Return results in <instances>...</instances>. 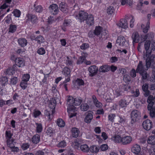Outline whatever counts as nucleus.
<instances>
[{
  "label": "nucleus",
  "instance_id": "nucleus-1",
  "mask_svg": "<svg viewBox=\"0 0 155 155\" xmlns=\"http://www.w3.org/2000/svg\"><path fill=\"white\" fill-rule=\"evenodd\" d=\"M82 101V98L80 97H77L74 98L73 97L69 96L67 99V104L68 105L67 110L74 111L76 109L74 106L79 105Z\"/></svg>",
  "mask_w": 155,
  "mask_h": 155
},
{
  "label": "nucleus",
  "instance_id": "nucleus-2",
  "mask_svg": "<svg viewBox=\"0 0 155 155\" xmlns=\"http://www.w3.org/2000/svg\"><path fill=\"white\" fill-rule=\"evenodd\" d=\"M151 42L150 40L146 41L144 44V48L146 51V53L145 54L144 52L143 57L144 58H146L147 56L151 54L152 51H154L155 50V44L154 43H152L151 47L150 46Z\"/></svg>",
  "mask_w": 155,
  "mask_h": 155
},
{
  "label": "nucleus",
  "instance_id": "nucleus-3",
  "mask_svg": "<svg viewBox=\"0 0 155 155\" xmlns=\"http://www.w3.org/2000/svg\"><path fill=\"white\" fill-rule=\"evenodd\" d=\"M130 116L131 119L130 123L132 124L140 119V114L137 110H134L131 112Z\"/></svg>",
  "mask_w": 155,
  "mask_h": 155
},
{
  "label": "nucleus",
  "instance_id": "nucleus-4",
  "mask_svg": "<svg viewBox=\"0 0 155 155\" xmlns=\"http://www.w3.org/2000/svg\"><path fill=\"white\" fill-rule=\"evenodd\" d=\"M88 16V13L83 11H80L78 15L76 16V18L79 20L81 23L85 21Z\"/></svg>",
  "mask_w": 155,
  "mask_h": 155
},
{
  "label": "nucleus",
  "instance_id": "nucleus-5",
  "mask_svg": "<svg viewBox=\"0 0 155 155\" xmlns=\"http://www.w3.org/2000/svg\"><path fill=\"white\" fill-rule=\"evenodd\" d=\"M116 43L120 46L126 47L128 42L124 37L123 36L120 35L118 37L116 41Z\"/></svg>",
  "mask_w": 155,
  "mask_h": 155
},
{
  "label": "nucleus",
  "instance_id": "nucleus-6",
  "mask_svg": "<svg viewBox=\"0 0 155 155\" xmlns=\"http://www.w3.org/2000/svg\"><path fill=\"white\" fill-rule=\"evenodd\" d=\"M130 101L129 97L127 96H125L119 101V105L120 107L125 108L129 104Z\"/></svg>",
  "mask_w": 155,
  "mask_h": 155
},
{
  "label": "nucleus",
  "instance_id": "nucleus-7",
  "mask_svg": "<svg viewBox=\"0 0 155 155\" xmlns=\"http://www.w3.org/2000/svg\"><path fill=\"white\" fill-rule=\"evenodd\" d=\"M147 56L144 59H146V69L148 70V69L150 67L152 63L154 62V59L155 58V56L154 54L151 55Z\"/></svg>",
  "mask_w": 155,
  "mask_h": 155
},
{
  "label": "nucleus",
  "instance_id": "nucleus-8",
  "mask_svg": "<svg viewBox=\"0 0 155 155\" xmlns=\"http://www.w3.org/2000/svg\"><path fill=\"white\" fill-rule=\"evenodd\" d=\"M142 125L143 128L147 130H150L152 127V122L149 119L144 120Z\"/></svg>",
  "mask_w": 155,
  "mask_h": 155
},
{
  "label": "nucleus",
  "instance_id": "nucleus-9",
  "mask_svg": "<svg viewBox=\"0 0 155 155\" xmlns=\"http://www.w3.org/2000/svg\"><path fill=\"white\" fill-rule=\"evenodd\" d=\"M117 26L119 28L126 29L128 27L127 21L126 19H121L120 21L117 24Z\"/></svg>",
  "mask_w": 155,
  "mask_h": 155
},
{
  "label": "nucleus",
  "instance_id": "nucleus-10",
  "mask_svg": "<svg viewBox=\"0 0 155 155\" xmlns=\"http://www.w3.org/2000/svg\"><path fill=\"white\" fill-rule=\"evenodd\" d=\"M88 70L91 77H93L97 74L98 70V68L95 65L91 66L88 68Z\"/></svg>",
  "mask_w": 155,
  "mask_h": 155
},
{
  "label": "nucleus",
  "instance_id": "nucleus-11",
  "mask_svg": "<svg viewBox=\"0 0 155 155\" xmlns=\"http://www.w3.org/2000/svg\"><path fill=\"white\" fill-rule=\"evenodd\" d=\"M147 70L146 69V67H144L143 62L141 61H140L136 69V73H140L142 72Z\"/></svg>",
  "mask_w": 155,
  "mask_h": 155
},
{
  "label": "nucleus",
  "instance_id": "nucleus-12",
  "mask_svg": "<svg viewBox=\"0 0 155 155\" xmlns=\"http://www.w3.org/2000/svg\"><path fill=\"white\" fill-rule=\"evenodd\" d=\"M15 64L18 67H23L25 65V61L24 60L21 58H16L15 60Z\"/></svg>",
  "mask_w": 155,
  "mask_h": 155
},
{
  "label": "nucleus",
  "instance_id": "nucleus-13",
  "mask_svg": "<svg viewBox=\"0 0 155 155\" xmlns=\"http://www.w3.org/2000/svg\"><path fill=\"white\" fill-rule=\"evenodd\" d=\"M154 37V34L153 32H150L145 35H143L141 36V40L143 41L147 39H152Z\"/></svg>",
  "mask_w": 155,
  "mask_h": 155
},
{
  "label": "nucleus",
  "instance_id": "nucleus-14",
  "mask_svg": "<svg viewBox=\"0 0 155 155\" xmlns=\"http://www.w3.org/2000/svg\"><path fill=\"white\" fill-rule=\"evenodd\" d=\"M26 21H30L33 23L36 22L37 18L35 15L31 14H28L26 15Z\"/></svg>",
  "mask_w": 155,
  "mask_h": 155
},
{
  "label": "nucleus",
  "instance_id": "nucleus-15",
  "mask_svg": "<svg viewBox=\"0 0 155 155\" xmlns=\"http://www.w3.org/2000/svg\"><path fill=\"white\" fill-rule=\"evenodd\" d=\"M31 39L37 41V43L40 44L43 43L45 41L44 38L41 35L37 36L36 37H35V36H34V35H33L32 36Z\"/></svg>",
  "mask_w": 155,
  "mask_h": 155
},
{
  "label": "nucleus",
  "instance_id": "nucleus-16",
  "mask_svg": "<svg viewBox=\"0 0 155 155\" xmlns=\"http://www.w3.org/2000/svg\"><path fill=\"white\" fill-rule=\"evenodd\" d=\"M141 150V148L139 145L136 144L131 148L132 152L136 154H138Z\"/></svg>",
  "mask_w": 155,
  "mask_h": 155
},
{
  "label": "nucleus",
  "instance_id": "nucleus-17",
  "mask_svg": "<svg viewBox=\"0 0 155 155\" xmlns=\"http://www.w3.org/2000/svg\"><path fill=\"white\" fill-rule=\"evenodd\" d=\"M85 20L86 23L90 26L94 24V17L92 15H88V16Z\"/></svg>",
  "mask_w": 155,
  "mask_h": 155
},
{
  "label": "nucleus",
  "instance_id": "nucleus-18",
  "mask_svg": "<svg viewBox=\"0 0 155 155\" xmlns=\"http://www.w3.org/2000/svg\"><path fill=\"white\" fill-rule=\"evenodd\" d=\"M132 140V138L130 136H126L122 138V143L124 145L129 144Z\"/></svg>",
  "mask_w": 155,
  "mask_h": 155
},
{
  "label": "nucleus",
  "instance_id": "nucleus-19",
  "mask_svg": "<svg viewBox=\"0 0 155 155\" xmlns=\"http://www.w3.org/2000/svg\"><path fill=\"white\" fill-rule=\"evenodd\" d=\"M80 133L79 129L75 127H72L71 130V133L72 137L74 138L78 137Z\"/></svg>",
  "mask_w": 155,
  "mask_h": 155
},
{
  "label": "nucleus",
  "instance_id": "nucleus-20",
  "mask_svg": "<svg viewBox=\"0 0 155 155\" xmlns=\"http://www.w3.org/2000/svg\"><path fill=\"white\" fill-rule=\"evenodd\" d=\"M131 37L133 39V44H134V43H138L139 41V36L137 32H134L132 34Z\"/></svg>",
  "mask_w": 155,
  "mask_h": 155
},
{
  "label": "nucleus",
  "instance_id": "nucleus-21",
  "mask_svg": "<svg viewBox=\"0 0 155 155\" xmlns=\"http://www.w3.org/2000/svg\"><path fill=\"white\" fill-rule=\"evenodd\" d=\"M18 42L19 45L22 47L25 46L27 44V40L24 38H21L18 39Z\"/></svg>",
  "mask_w": 155,
  "mask_h": 155
},
{
  "label": "nucleus",
  "instance_id": "nucleus-22",
  "mask_svg": "<svg viewBox=\"0 0 155 155\" xmlns=\"http://www.w3.org/2000/svg\"><path fill=\"white\" fill-rule=\"evenodd\" d=\"M51 11L54 15H56L58 13V5L55 4H52L50 5Z\"/></svg>",
  "mask_w": 155,
  "mask_h": 155
},
{
  "label": "nucleus",
  "instance_id": "nucleus-23",
  "mask_svg": "<svg viewBox=\"0 0 155 155\" xmlns=\"http://www.w3.org/2000/svg\"><path fill=\"white\" fill-rule=\"evenodd\" d=\"M110 70V66L107 65H103L101 66L99 71L100 72L105 73L108 71Z\"/></svg>",
  "mask_w": 155,
  "mask_h": 155
},
{
  "label": "nucleus",
  "instance_id": "nucleus-24",
  "mask_svg": "<svg viewBox=\"0 0 155 155\" xmlns=\"http://www.w3.org/2000/svg\"><path fill=\"white\" fill-rule=\"evenodd\" d=\"M31 141L33 143L37 144L40 141V137L39 134H36L34 135L32 138Z\"/></svg>",
  "mask_w": 155,
  "mask_h": 155
},
{
  "label": "nucleus",
  "instance_id": "nucleus-25",
  "mask_svg": "<svg viewBox=\"0 0 155 155\" xmlns=\"http://www.w3.org/2000/svg\"><path fill=\"white\" fill-rule=\"evenodd\" d=\"M18 79L16 77H13L10 79L9 84L12 86H16L18 82Z\"/></svg>",
  "mask_w": 155,
  "mask_h": 155
},
{
  "label": "nucleus",
  "instance_id": "nucleus-26",
  "mask_svg": "<svg viewBox=\"0 0 155 155\" xmlns=\"http://www.w3.org/2000/svg\"><path fill=\"white\" fill-rule=\"evenodd\" d=\"M55 133V129L51 127H48L46 131L47 134L50 136H53Z\"/></svg>",
  "mask_w": 155,
  "mask_h": 155
},
{
  "label": "nucleus",
  "instance_id": "nucleus-27",
  "mask_svg": "<svg viewBox=\"0 0 155 155\" xmlns=\"http://www.w3.org/2000/svg\"><path fill=\"white\" fill-rule=\"evenodd\" d=\"M147 142L148 144H155V136H150L148 137Z\"/></svg>",
  "mask_w": 155,
  "mask_h": 155
},
{
  "label": "nucleus",
  "instance_id": "nucleus-28",
  "mask_svg": "<svg viewBox=\"0 0 155 155\" xmlns=\"http://www.w3.org/2000/svg\"><path fill=\"white\" fill-rule=\"evenodd\" d=\"M89 150L91 153H97L99 150V147L96 145H93L91 146L89 148Z\"/></svg>",
  "mask_w": 155,
  "mask_h": 155
},
{
  "label": "nucleus",
  "instance_id": "nucleus-29",
  "mask_svg": "<svg viewBox=\"0 0 155 155\" xmlns=\"http://www.w3.org/2000/svg\"><path fill=\"white\" fill-rule=\"evenodd\" d=\"M59 8L63 12H65L67 9V4L64 2H61L59 5Z\"/></svg>",
  "mask_w": 155,
  "mask_h": 155
},
{
  "label": "nucleus",
  "instance_id": "nucleus-30",
  "mask_svg": "<svg viewBox=\"0 0 155 155\" xmlns=\"http://www.w3.org/2000/svg\"><path fill=\"white\" fill-rule=\"evenodd\" d=\"M93 115L91 113L88 114L86 116L84 119V122L87 123H89L93 119Z\"/></svg>",
  "mask_w": 155,
  "mask_h": 155
},
{
  "label": "nucleus",
  "instance_id": "nucleus-31",
  "mask_svg": "<svg viewBox=\"0 0 155 155\" xmlns=\"http://www.w3.org/2000/svg\"><path fill=\"white\" fill-rule=\"evenodd\" d=\"M112 139L117 143H122V138L119 135H115L112 137Z\"/></svg>",
  "mask_w": 155,
  "mask_h": 155
},
{
  "label": "nucleus",
  "instance_id": "nucleus-32",
  "mask_svg": "<svg viewBox=\"0 0 155 155\" xmlns=\"http://www.w3.org/2000/svg\"><path fill=\"white\" fill-rule=\"evenodd\" d=\"M13 134L11 133L10 130H6L5 133V137L6 140H10L13 139L12 137Z\"/></svg>",
  "mask_w": 155,
  "mask_h": 155
},
{
  "label": "nucleus",
  "instance_id": "nucleus-33",
  "mask_svg": "<svg viewBox=\"0 0 155 155\" xmlns=\"http://www.w3.org/2000/svg\"><path fill=\"white\" fill-rule=\"evenodd\" d=\"M36 126V130L37 133H40L41 132L43 128L42 125L41 123H35Z\"/></svg>",
  "mask_w": 155,
  "mask_h": 155
},
{
  "label": "nucleus",
  "instance_id": "nucleus-34",
  "mask_svg": "<svg viewBox=\"0 0 155 155\" xmlns=\"http://www.w3.org/2000/svg\"><path fill=\"white\" fill-rule=\"evenodd\" d=\"M102 29V28L100 26H96L95 30L94 31V33L96 35L98 36L100 35Z\"/></svg>",
  "mask_w": 155,
  "mask_h": 155
},
{
  "label": "nucleus",
  "instance_id": "nucleus-35",
  "mask_svg": "<svg viewBox=\"0 0 155 155\" xmlns=\"http://www.w3.org/2000/svg\"><path fill=\"white\" fill-rule=\"evenodd\" d=\"M115 11V9L113 6H109L107 7V13L109 15H111L113 14Z\"/></svg>",
  "mask_w": 155,
  "mask_h": 155
},
{
  "label": "nucleus",
  "instance_id": "nucleus-36",
  "mask_svg": "<svg viewBox=\"0 0 155 155\" xmlns=\"http://www.w3.org/2000/svg\"><path fill=\"white\" fill-rule=\"evenodd\" d=\"M80 148L81 151L84 152H88L90 149L88 146L87 144L81 145Z\"/></svg>",
  "mask_w": 155,
  "mask_h": 155
},
{
  "label": "nucleus",
  "instance_id": "nucleus-37",
  "mask_svg": "<svg viewBox=\"0 0 155 155\" xmlns=\"http://www.w3.org/2000/svg\"><path fill=\"white\" fill-rule=\"evenodd\" d=\"M89 108V106L87 103L82 104L80 106L81 110L83 111L87 110Z\"/></svg>",
  "mask_w": 155,
  "mask_h": 155
},
{
  "label": "nucleus",
  "instance_id": "nucleus-38",
  "mask_svg": "<svg viewBox=\"0 0 155 155\" xmlns=\"http://www.w3.org/2000/svg\"><path fill=\"white\" fill-rule=\"evenodd\" d=\"M7 144L8 147L9 148H12L14 145L13 143L14 139H12L10 140H6Z\"/></svg>",
  "mask_w": 155,
  "mask_h": 155
},
{
  "label": "nucleus",
  "instance_id": "nucleus-39",
  "mask_svg": "<svg viewBox=\"0 0 155 155\" xmlns=\"http://www.w3.org/2000/svg\"><path fill=\"white\" fill-rule=\"evenodd\" d=\"M57 124L58 126L60 127H64L65 125L64 121L61 119H58L57 120Z\"/></svg>",
  "mask_w": 155,
  "mask_h": 155
},
{
  "label": "nucleus",
  "instance_id": "nucleus-40",
  "mask_svg": "<svg viewBox=\"0 0 155 155\" xmlns=\"http://www.w3.org/2000/svg\"><path fill=\"white\" fill-rule=\"evenodd\" d=\"M17 29V26L15 25H10L9 28V32L13 33Z\"/></svg>",
  "mask_w": 155,
  "mask_h": 155
},
{
  "label": "nucleus",
  "instance_id": "nucleus-41",
  "mask_svg": "<svg viewBox=\"0 0 155 155\" xmlns=\"http://www.w3.org/2000/svg\"><path fill=\"white\" fill-rule=\"evenodd\" d=\"M52 92L53 95L55 97H58L59 96V92L56 89V87L54 86L52 87Z\"/></svg>",
  "mask_w": 155,
  "mask_h": 155
},
{
  "label": "nucleus",
  "instance_id": "nucleus-42",
  "mask_svg": "<svg viewBox=\"0 0 155 155\" xmlns=\"http://www.w3.org/2000/svg\"><path fill=\"white\" fill-rule=\"evenodd\" d=\"M75 84L76 86L77 85L81 86L84 85V81L81 79H77L75 81Z\"/></svg>",
  "mask_w": 155,
  "mask_h": 155
},
{
  "label": "nucleus",
  "instance_id": "nucleus-43",
  "mask_svg": "<svg viewBox=\"0 0 155 155\" xmlns=\"http://www.w3.org/2000/svg\"><path fill=\"white\" fill-rule=\"evenodd\" d=\"M65 76H71L70 75V70L69 68L68 67L64 68L63 70Z\"/></svg>",
  "mask_w": 155,
  "mask_h": 155
},
{
  "label": "nucleus",
  "instance_id": "nucleus-44",
  "mask_svg": "<svg viewBox=\"0 0 155 155\" xmlns=\"http://www.w3.org/2000/svg\"><path fill=\"white\" fill-rule=\"evenodd\" d=\"M86 60V58L84 56H80L77 62V64H82L83 62Z\"/></svg>",
  "mask_w": 155,
  "mask_h": 155
},
{
  "label": "nucleus",
  "instance_id": "nucleus-45",
  "mask_svg": "<svg viewBox=\"0 0 155 155\" xmlns=\"http://www.w3.org/2000/svg\"><path fill=\"white\" fill-rule=\"evenodd\" d=\"M35 7V10L37 12L40 13L42 12L43 11V8L41 5H38L35 7V5L34 4V5Z\"/></svg>",
  "mask_w": 155,
  "mask_h": 155
},
{
  "label": "nucleus",
  "instance_id": "nucleus-46",
  "mask_svg": "<svg viewBox=\"0 0 155 155\" xmlns=\"http://www.w3.org/2000/svg\"><path fill=\"white\" fill-rule=\"evenodd\" d=\"M8 81V79L6 77H2L1 78V82L3 85L7 84Z\"/></svg>",
  "mask_w": 155,
  "mask_h": 155
},
{
  "label": "nucleus",
  "instance_id": "nucleus-47",
  "mask_svg": "<svg viewBox=\"0 0 155 155\" xmlns=\"http://www.w3.org/2000/svg\"><path fill=\"white\" fill-rule=\"evenodd\" d=\"M66 146V143L64 140H63L60 142L57 146L58 147L64 148Z\"/></svg>",
  "mask_w": 155,
  "mask_h": 155
},
{
  "label": "nucleus",
  "instance_id": "nucleus-48",
  "mask_svg": "<svg viewBox=\"0 0 155 155\" xmlns=\"http://www.w3.org/2000/svg\"><path fill=\"white\" fill-rule=\"evenodd\" d=\"M20 85L22 89L24 90L27 87L28 82L21 81V82H20Z\"/></svg>",
  "mask_w": 155,
  "mask_h": 155
},
{
  "label": "nucleus",
  "instance_id": "nucleus-49",
  "mask_svg": "<svg viewBox=\"0 0 155 155\" xmlns=\"http://www.w3.org/2000/svg\"><path fill=\"white\" fill-rule=\"evenodd\" d=\"M12 13L16 17H19L20 16L21 12L19 10L15 9L14 10Z\"/></svg>",
  "mask_w": 155,
  "mask_h": 155
},
{
  "label": "nucleus",
  "instance_id": "nucleus-50",
  "mask_svg": "<svg viewBox=\"0 0 155 155\" xmlns=\"http://www.w3.org/2000/svg\"><path fill=\"white\" fill-rule=\"evenodd\" d=\"M67 60H66V64L68 66L72 65L73 61L72 59H70L68 56L67 57Z\"/></svg>",
  "mask_w": 155,
  "mask_h": 155
},
{
  "label": "nucleus",
  "instance_id": "nucleus-51",
  "mask_svg": "<svg viewBox=\"0 0 155 155\" xmlns=\"http://www.w3.org/2000/svg\"><path fill=\"white\" fill-rule=\"evenodd\" d=\"M150 22L148 21L147 22L146 27L143 28V31L144 33H146L147 32L148 30L150 28Z\"/></svg>",
  "mask_w": 155,
  "mask_h": 155
},
{
  "label": "nucleus",
  "instance_id": "nucleus-52",
  "mask_svg": "<svg viewBox=\"0 0 155 155\" xmlns=\"http://www.w3.org/2000/svg\"><path fill=\"white\" fill-rule=\"evenodd\" d=\"M5 73L6 75H13L14 73V72L9 67L7 69Z\"/></svg>",
  "mask_w": 155,
  "mask_h": 155
},
{
  "label": "nucleus",
  "instance_id": "nucleus-53",
  "mask_svg": "<svg viewBox=\"0 0 155 155\" xmlns=\"http://www.w3.org/2000/svg\"><path fill=\"white\" fill-rule=\"evenodd\" d=\"M30 75L29 74H25L22 78V81L28 82L30 78Z\"/></svg>",
  "mask_w": 155,
  "mask_h": 155
},
{
  "label": "nucleus",
  "instance_id": "nucleus-54",
  "mask_svg": "<svg viewBox=\"0 0 155 155\" xmlns=\"http://www.w3.org/2000/svg\"><path fill=\"white\" fill-rule=\"evenodd\" d=\"M116 115L114 114H110L108 115V120L112 122H114V119Z\"/></svg>",
  "mask_w": 155,
  "mask_h": 155
},
{
  "label": "nucleus",
  "instance_id": "nucleus-55",
  "mask_svg": "<svg viewBox=\"0 0 155 155\" xmlns=\"http://www.w3.org/2000/svg\"><path fill=\"white\" fill-rule=\"evenodd\" d=\"M37 53L40 55H43L45 54V51L44 48H39L37 51Z\"/></svg>",
  "mask_w": 155,
  "mask_h": 155
},
{
  "label": "nucleus",
  "instance_id": "nucleus-56",
  "mask_svg": "<svg viewBox=\"0 0 155 155\" xmlns=\"http://www.w3.org/2000/svg\"><path fill=\"white\" fill-rule=\"evenodd\" d=\"M142 76L143 80H146L147 77V74L146 71H145L140 73H139Z\"/></svg>",
  "mask_w": 155,
  "mask_h": 155
},
{
  "label": "nucleus",
  "instance_id": "nucleus-57",
  "mask_svg": "<svg viewBox=\"0 0 155 155\" xmlns=\"http://www.w3.org/2000/svg\"><path fill=\"white\" fill-rule=\"evenodd\" d=\"M80 144L77 140L74 141L72 143V146L76 149H78L80 146Z\"/></svg>",
  "mask_w": 155,
  "mask_h": 155
},
{
  "label": "nucleus",
  "instance_id": "nucleus-58",
  "mask_svg": "<svg viewBox=\"0 0 155 155\" xmlns=\"http://www.w3.org/2000/svg\"><path fill=\"white\" fill-rule=\"evenodd\" d=\"M89 45L88 43H84L80 46V48L82 50H85L89 48Z\"/></svg>",
  "mask_w": 155,
  "mask_h": 155
},
{
  "label": "nucleus",
  "instance_id": "nucleus-59",
  "mask_svg": "<svg viewBox=\"0 0 155 155\" xmlns=\"http://www.w3.org/2000/svg\"><path fill=\"white\" fill-rule=\"evenodd\" d=\"M143 0H140L139 3H138L137 6V9L138 10H141L142 7L143 6Z\"/></svg>",
  "mask_w": 155,
  "mask_h": 155
},
{
  "label": "nucleus",
  "instance_id": "nucleus-60",
  "mask_svg": "<svg viewBox=\"0 0 155 155\" xmlns=\"http://www.w3.org/2000/svg\"><path fill=\"white\" fill-rule=\"evenodd\" d=\"M57 97H55L52 98L50 101L55 106L56 105L58 101H59V99Z\"/></svg>",
  "mask_w": 155,
  "mask_h": 155
},
{
  "label": "nucleus",
  "instance_id": "nucleus-61",
  "mask_svg": "<svg viewBox=\"0 0 155 155\" xmlns=\"http://www.w3.org/2000/svg\"><path fill=\"white\" fill-rule=\"evenodd\" d=\"M120 2L122 5H124L126 3L128 4L130 6L131 5L130 0H120Z\"/></svg>",
  "mask_w": 155,
  "mask_h": 155
},
{
  "label": "nucleus",
  "instance_id": "nucleus-62",
  "mask_svg": "<svg viewBox=\"0 0 155 155\" xmlns=\"http://www.w3.org/2000/svg\"><path fill=\"white\" fill-rule=\"evenodd\" d=\"M123 79L124 81L127 83L129 82L130 81V76L127 74L124 75Z\"/></svg>",
  "mask_w": 155,
  "mask_h": 155
},
{
  "label": "nucleus",
  "instance_id": "nucleus-63",
  "mask_svg": "<svg viewBox=\"0 0 155 155\" xmlns=\"http://www.w3.org/2000/svg\"><path fill=\"white\" fill-rule=\"evenodd\" d=\"M119 117L120 119L119 121V123L121 124H124L126 120V119L125 117L124 116H119Z\"/></svg>",
  "mask_w": 155,
  "mask_h": 155
},
{
  "label": "nucleus",
  "instance_id": "nucleus-64",
  "mask_svg": "<svg viewBox=\"0 0 155 155\" xmlns=\"http://www.w3.org/2000/svg\"><path fill=\"white\" fill-rule=\"evenodd\" d=\"M30 145L28 143L23 144L21 145V148L23 150H25L27 149L29 147Z\"/></svg>",
  "mask_w": 155,
  "mask_h": 155
}]
</instances>
